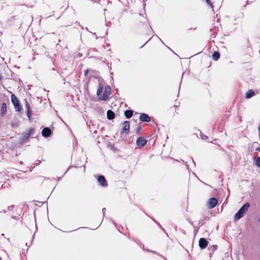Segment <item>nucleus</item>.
I'll list each match as a JSON object with an SVG mask.
<instances>
[{
  "instance_id": "obj_1",
  "label": "nucleus",
  "mask_w": 260,
  "mask_h": 260,
  "mask_svg": "<svg viewBox=\"0 0 260 260\" xmlns=\"http://www.w3.org/2000/svg\"><path fill=\"white\" fill-rule=\"evenodd\" d=\"M104 86L102 83L99 82L98 87L96 91V95L98 96L99 101H106L109 98L111 94V88L110 85H107L105 86L103 94L101 96L103 90Z\"/></svg>"
},
{
  "instance_id": "obj_2",
  "label": "nucleus",
  "mask_w": 260,
  "mask_h": 260,
  "mask_svg": "<svg viewBox=\"0 0 260 260\" xmlns=\"http://www.w3.org/2000/svg\"><path fill=\"white\" fill-rule=\"evenodd\" d=\"M250 206V205L249 202L245 203L235 214L234 220L237 221L243 217L248 211Z\"/></svg>"
},
{
  "instance_id": "obj_3",
  "label": "nucleus",
  "mask_w": 260,
  "mask_h": 260,
  "mask_svg": "<svg viewBox=\"0 0 260 260\" xmlns=\"http://www.w3.org/2000/svg\"><path fill=\"white\" fill-rule=\"evenodd\" d=\"M11 101L16 111L21 112L22 110V107L18 99L14 94H12L11 95Z\"/></svg>"
},
{
  "instance_id": "obj_4",
  "label": "nucleus",
  "mask_w": 260,
  "mask_h": 260,
  "mask_svg": "<svg viewBox=\"0 0 260 260\" xmlns=\"http://www.w3.org/2000/svg\"><path fill=\"white\" fill-rule=\"evenodd\" d=\"M97 179L98 184L102 187H106L108 186V182L105 176L103 175H95Z\"/></svg>"
},
{
  "instance_id": "obj_5",
  "label": "nucleus",
  "mask_w": 260,
  "mask_h": 260,
  "mask_svg": "<svg viewBox=\"0 0 260 260\" xmlns=\"http://www.w3.org/2000/svg\"><path fill=\"white\" fill-rule=\"evenodd\" d=\"M52 126L50 127H45L42 131V135L45 138H48L52 136L53 134Z\"/></svg>"
},
{
  "instance_id": "obj_6",
  "label": "nucleus",
  "mask_w": 260,
  "mask_h": 260,
  "mask_svg": "<svg viewBox=\"0 0 260 260\" xmlns=\"http://www.w3.org/2000/svg\"><path fill=\"white\" fill-rule=\"evenodd\" d=\"M122 128L120 131V135H122L124 134L127 135L129 133L130 131V122L129 121L125 120L122 123Z\"/></svg>"
},
{
  "instance_id": "obj_7",
  "label": "nucleus",
  "mask_w": 260,
  "mask_h": 260,
  "mask_svg": "<svg viewBox=\"0 0 260 260\" xmlns=\"http://www.w3.org/2000/svg\"><path fill=\"white\" fill-rule=\"evenodd\" d=\"M148 140L143 136L138 137L136 140V145L139 148H141L145 146Z\"/></svg>"
},
{
  "instance_id": "obj_8",
  "label": "nucleus",
  "mask_w": 260,
  "mask_h": 260,
  "mask_svg": "<svg viewBox=\"0 0 260 260\" xmlns=\"http://www.w3.org/2000/svg\"><path fill=\"white\" fill-rule=\"evenodd\" d=\"M218 200L215 197H212L210 198L207 203V206L208 209H211L215 207L218 204Z\"/></svg>"
},
{
  "instance_id": "obj_9",
  "label": "nucleus",
  "mask_w": 260,
  "mask_h": 260,
  "mask_svg": "<svg viewBox=\"0 0 260 260\" xmlns=\"http://www.w3.org/2000/svg\"><path fill=\"white\" fill-rule=\"evenodd\" d=\"M25 107L26 108V115L29 120H31L32 111L30 106L27 100H25Z\"/></svg>"
},
{
  "instance_id": "obj_10",
  "label": "nucleus",
  "mask_w": 260,
  "mask_h": 260,
  "mask_svg": "<svg viewBox=\"0 0 260 260\" xmlns=\"http://www.w3.org/2000/svg\"><path fill=\"white\" fill-rule=\"evenodd\" d=\"M209 242L205 238H201L199 241V246L201 250L205 249L208 245Z\"/></svg>"
},
{
  "instance_id": "obj_11",
  "label": "nucleus",
  "mask_w": 260,
  "mask_h": 260,
  "mask_svg": "<svg viewBox=\"0 0 260 260\" xmlns=\"http://www.w3.org/2000/svg\"><path fill=\"white\" fill-rule=\"evenodd\" d=\"M139 120L142 122H149L151 121V118L148 114L145 113H142L140 114Z\"/></svg>"
},
{
  "instance_id": "obj_12",
  "label": "nucleus",
  "mask_w": 260,
  "mask_h": 260,
  "mask_svg": "<svg viewBox=\"0 0 260 260\" xmlns=\"http://www.w3.org/2000/svg\"><path fill=\"white\" fill-rule=\"evenodd\" d=\"M258 91L257 90H254L253 89H249L245 94V99H250L253 96H255Z\"/></svg>"
},
{
  "instance_id": "obj_13",
  "label": "nucleus",
  "mask_w": 260,
  "mask_h": 260,
  "mask_svg": "<svg viewBox=\"0 0 260 260\" xmlns=\"http://www.w3.org/2000/svg\"><path fill=\"white\" fill-rule=\"evenodd\" d=\"M30 138V134L24 132L22 134V137L19 138V144H23L25 143Z\"/></svg>"
},
{
  "instance_id": "obj_14",
  "label": "nucleus",
  "mask_w": 260,
  "mask_h": 260,
  "mask_svg": "<svg viewBox=\"0 0 260 260\" xmlns=\"http://www.w3.org/2000/svg\"><path fill=\"white\" fill-rule=\"evenodd\" d=\"M115 117V114L112 110H108L107 111V118L109 120H112Z\"/></svg>"
},
{
  "instance_id": "obj_15",
  "label": "nucleus",
  "mask_w": 260,
  "mask_h": 260,
  "mask_svg": "<svg viewBox=\"0 0 260 260\" xmlns=\"http://www.w3.org/2000/svg\"><path fill=\"white\" fill-rule=\"evenodd\" d=\"M133 113L134 110L132 109H127L124 112V116L127 119L131 118L133 116Z\"/></svg>"
},
{
  "instance_id": "obj_16",
  "label": "nucleus",
  "mask_w": 260,
  "mask_h": 260,
  "mask_svg": "<svg viewBox=\"0 0 260 260\" xmlns=\"http://www.w3.org/2000/svg\"><path fill=\"white\" fill-rule=\"evenodd\" d=\"M7 112V104L5 102H4L2 104L1 109V116H4L6 115Z\"/></svg>"
},
{
  "instance_id": "obj_17",
  "label": "nucleus",
  "mask_w": 260,
  "mask_h": 260,
  "mask_svg": "<svg viewBox=\"0 0 260 260\" xmlns=\"http://www.w3.org/2000/svg\"><path fill=\"white\" fill-rule=\"evenodd\" d=\"M218 30V27L213 26L210 28V31L212 32L211 34V38H214L216 37L217 31Z\"/></svg>"
},
{
  "instance_id": "obj_18",
  "label": "nucleus",
  "mask_w": 260,
  "mask_h": 260,
  "mask_svg": "<svg viewBox=\"0 0 260 260\" xmlns=\"http://www.w3.org/2000/svg\"><path fill=\"white\" fill-rule=\"evenodd\" d=\"M220 57V54L219 51H215L213 52L212 55V59L214 61H217Z\"/></svg>"
},
{
  "instance_id": "obj_19",
  "label": "nucleus",
  "mask_w": 260,
  "mask_h": 260,
  "mask_svg": "<svg viewBox=\"0 0 260 260\" xmlns=\"http://www.w3.org/2000/svg\"><path fill=\"white\" fill-rule=\"evenodd\" d=\"M217 247L218 246L217 245H213L208 247V249L210 251V257H211L212 253H213L216 250H217Z\"/></svg>"
},
{
  "instance_id": "obj_20",
  "label": "nucleus",
  "mask_w": 260,
  "mask_h": 260,
  "mask_svg": "<svg viewBox=\"0 0 260 260\" xmlns=\"http://www.w3.org/2000/svg\"><path fill=\"white\" fill-rule=\"evenodd\" d=\"M108 147L110 148L114 152H117L119 151V149L115 147L114 145L110 143L108 144Z\"/></svg>"
},
{
  "instance_id": "obj_21",
  "label": "nucleus",
  "mask_w": 260,
  "mask_h": 260,
  "mask_svg": "<svg viewBox=\"0 0 260 260\" xmlns=\"http://www.w3.org/2000/svg\"><path fill=\"white\" fill-rule=\"evenodd\" d=\"M145 250L146 251L148 252H151V253H153L154 254H156V255L160 256L161 257L166 259V258L163 255H162L161 254H159V253H158L156 251L152 250L149 249H146Z\"/></svg>"
},
{
  "instance_id": "obj_22",
  "label": "nucleus",
  "mask_w": 260,
  "mask_h": 260,
  "mask_svg": "<svg viewBox=\"0 0 260 260\" xmlns=\"http://www.w3.org/2000/svg\"><path fill=\"white\" fill-rule=\"evenodd\" d=\"M200 131V136L201 139H202L203 140H207L208 139L209 137L204 134L200 130H199Z\"/></svg>"
},
{
  "instance_id": "obj_23",
  "label": "nucleus",
  "mask_w": 260,
  "mask_h": 260,
  "mask_svg": "<svg viewBox=\"0 0 260 260\" xmlns=\"http://www.w3.org/2000/svg\"><path fill=\"white\" fill-rule=\"evenodd\" d=\"M34 217H35V224H36V231H35V232L34 233V235L32 236V239H31V241L30 244H31V243H32V242L34 241V238H35V233H36V232H37V231L38 230V227H37V225L36 220V216H35V212H34Z\"/></svg>"
},
{
  "instance_id": "obj_24",
  "label": "nucleus",
  "mask_w": 260,
  "mask_h": 260,
  "mask_svg": "<svg viewBox=\"0 0 260 260\" xmlns=\"http://www.w3.org/2000/svg\"><path fill=\"white\" fill-rule=\"evenodd\" d=\"M254 163L257 167L260 168V156L255 159Z\"/></svg>"
},
{
  "instance_id": "obj_25",
  "label": "nucleus",
  "mask_w": 260,
  "mask_h": 260,
  "mask_svg": "<svg viewBox=\"0 0 260 260\" xmlns=\"http://www.w3.org/2000/svg\"><path fill=\"white\" fill-rule=\"evenodd\" d=\"M209 6L212 9V11H213V4L210 0H205Z\"/></svg>"
},
{
  "instance_id": "obj_26",
  "label": "nucleus",
  "mask_w": 260,
  "mask_h": 260,
  "mask_svg": "<svg viewBox=\"0 0 260 260\" xmlns=\"http://www.w3.org/2000/svg\"><path fill=\"white\" fill-rule=\"evenodd\" d=\"M142 128V125L139 124V125L137 126L136 129V133L137 134H139L140 133V132L141 131Z\"/></svg>"
},
{
  "instance_id": "obj_27",
  "label": "nucleus",
  "mask_w": 260,
  "mask_h": 260,
  "mask_svg": "<svg viewBox=\"0 0 260 260\" xmlns=\"http://www.w3.org/2000/svg\"><path fill=\"white\" fill-rule=\"evenodd\" d=\"M204 224V222L202 219H201L199 221L198 226H197V231H198L199 228Z\"/></svg>"
},
{
  "instance_id": "obj_28",
  "label": "nucleus",
  "mask_w": 260,
  "mask_h": 260,
  "mask_svg": "<svg viewBox=\"0 0 260 260\" xmlns=\"http://www.w3.org/2000/svg\"><path fill=\"white\" fill-rule=\"evenodd\" d=\"M72 166H70L67 168V169L66 171L64 173V174L62 175V176H61V177H57V179L58 181L61 180V177H63V176H64V175H65V174H66L68 171H69V170L70 169V168H72Z\"/></svg>"
},
{
  "instance_id": "obj_29",
  "label": "nucleus",
  "mask_w": 260,
  "mask_h": 260,
  "mask_svg": "<svg viewBox=\"0 0 260 260\" xmlns=\"http://www.w3.org/2000/svg\"><path fill=\"white\" fill-rule=\"evenodd\" d=\"M35 128H30L28 130V131L26 132V133L30 134V136L32 134H33L35 133Z\"/></svg>"
},
{
  "instance_id": "obj_30",
  "label": "nucleus",
  "mask_w": 260,
  "mask_h": 260,
  "mask_svg": "<svg viewBox=\"0 0 260 260\" xmlns=\"http://www.w3.org/2000/svg\"><path fill=\"white\" fill-rule=\"evenodd\" d=\"M11 127L13 128H16L18 126V124L17 122H12L11 123Z\"/></svg>"
},
{
  "instance_id": "obj_31",
  "label": "nucleus",
  "mask_w": 260,
  "mask_h": 260,
  "mask_svg": "<svg viewBox=\"0 0 260 260\" xmlns=\"http://www.w3.org/2000/svg\"><path fill=\"white\" fill-rule=\"evenodd\" d=\"M182 161L185 164L186 169L188 170V172H189L190 169L189 168V165H188L187 162L186 161L185 162L184 160H183L182 159Z\"/></svg>"
},
{
  "instance_id": "obj_32",
  "label": "nucleus",
  "mask_w": 260,
  "mask_h": 260,
  "mask_svg": "<svg viewBox=\"0 0 260 260\" xmlns=\"http://www.w3.org/2000/svg\"><path fill=\"white\" fill-rule=\"evenodd\" d=\"M41 160H37L35 163L34 164V165L36 166H38L40 165V164L41 163Z\"/></svg>"
},
{
  "instance_id": "obj_33",
  "label": "nucleus",
  "mask_w": 260,
  "mask_h": 260,
  "mask_svg": "<svg viewBox=\"0 0 260 260\" xmlns=\"http://www.w3.org/2000/svg\"><path fill=\"white\" fill-rule=\"evenodd\" d=\"M89 73V70L88 69H86V70L84 71V75L85 76H87L88 75V74Z\"/></svg>"
},
{
  "instance_id": "obj_34",
  "label": "nucleus",
  "mask_w": 260,
  "mask_h": 260,
  "mask_svg": "<svg viewBox=\"0 0 260 260\" xmlns=\"http://www.w3.org/2000/svg\"><path fill=\"white\" fill-rule=\"evenodd\" d=\"M14 208V205H11L8 207V210H12Z\"/></svg>"
},
{
  "instance_id": "obj_35",
  "label": "nucleus",
  "mask_w": 260,
  "mask_h": 260,
  "mask_svg": "<svg viewBox=\"0 0 260 260\" xmlns=\"http://www.w3.org/2000/svg\"><path fill=\"white\" fill-rule=\"evenodd\" d=\"M152 220L157 224V225H159V222H158L157 221H156L154 218H151Z\"/></svg>"
},
{
  "instance_id": "obj_36",
  "label": "nucleus",
  "mask_w": 260,
  "mask_h": 260,
  "mask_svg": "<svg viewBox=\"0 0 260 260\" xmlns=\"http://www.w3.org/2000/svg\"><path fill=\"white\" fill-rule=\"evenodd\" d=\"M209 219H210V217H209V216H205V217H204V219H203V221H204V220H209Z\"/></svg>"
},
{
  "instance_id": "obj_37",
  "label": "nucleus",
  "mask_w": 260,
  "mask_h": 260,
  "mask_svg": "<svg viewBox=\"0 0 260 260\" xmlns=\"http://www.w3.org/2000/svg\"><path fill=\"white\" fill-rule=\"evenodd\" d=\"M188 222L190 223V224L192 226H193V228H194V229H196V228H197V226H194V225H193V222L190 221H189V220H188Z\"/></svg>"
},
{
  "instance_id": "obj_38",
  "label": "nucleus",
  "mask_w": 260,
  "mask_h": 260,
  "mask_svg": "<svg viewBox=\"0 0 260 260\" xmlns=\"http://www.w3.org/2000/svg\"><path fill=\"white\" fill-rule=\"evenodd\" d=\"M106 208H103V209H102V212L103 213V215L104 216H105V212H106Z\"/></svg>"
},
{
  "instance_id": "obj_39",
  "label": "nucleus",
  "mask_w": 260,
  "mask_h": 260,
  "mask_svg": "<svg viewBox=\"0 0 260 260\" xmlns=\"http://www.w3.org/2000/svg\"><path fill=\"white\" fill-rule=\"evenodd\" d=\"M161 230L162 231H164V232L166 233V234L167 235V236L168 237L169 236H168V234L166 232V231H165V229H164L163 227H162V228H161Z\"/></svg>"
},
{
  "instance_id": "obj_40",
  "label": "nucleus",
  "mask_w": 260,
  "mask_h": 260,
  "mask_svg": "<svg viewBox=\"0 0 260 260\" xmlns=\"http://www.w3.org/2000/svg\"><path fill=\"white\" fill-rule=\"evenodd\" d=\"M11 218L12 219H17V217L16 216H15V215H13L11 217Z\"/></svg>"
},
{
  "instance_id": "obj_41",
  "label": "nucleus",
  "mask_w": 260,
  "mask_h": 260,
  "mask_svg": "<svg viewBox=\"0 0 260 260\" xmlns=\"http://www.w3.org/2000/svg\"><path fill=\"white\" fill-rule=\"evenodd\" d=\"M150 40V39L148 41H147V42H146L144 44H143L142 46H141V47H140V48H143V47H144V46H145V45H146V44L148 42V41H149Z\"/></svg>"
},
{
  "instance_id": "obj_42",
  "label": "nucleus",
  "mask_w": 260,
  "mask_h": 260,
  "mask_svg": "<svg viewBox=\"0 0 260 260\" xmlns=\"http://www.w3.org/2000/svg\"><path fill=\"white\" fill-rule=\"evenodd\" d=\"M252 2H253V1H251V2H250V3H251ZM249 4H250V3H249V1H247L246 2V5H248Z\"/></svg>"
},
{
  "instance_id": "obj_43",
  "label": "nucleus",
  "mask_w": 260,
  "mask_h": 260,
  "mask_svg": "<svg viewBox=\"0 0 260 260\" xmlns=\"http://www.w3.org/2000/svg\"><path fill=\"white\" fill-rule=\"evenodd\" d=\"M82 54L81 53H78V56L79 57H81L82 56Z\"/></svg>"
},
{
  "instance_id": "obj_44",
  "label": "nucleus",
  "mask_w": 260,
  "mask_h": 260,
  "mask_svg": "<svg viewBox=\"0 0 260 260\" xmlns=\"http://www.w3.org/2000/svg\"><path fill=\"white\" fill-rule=\"evenodd\" d=\"M256 150L258 151V152H260V146H259L258 147L256 148Z\"/></svg>"
},
{
  "instance_id": "obj_45",
  "label": "nucleus",
  "mask_w": 260,
  "mask_h": 260,
  "mask_svg": "<svg viewBox=\"0 0 260 260\" xmlns=\"http://www.w3.org/2000/svg\"><path fill=\"white\" fill-rule=\"evenodd\" d=\"M191 159L192 160L193 164H194V166H196V162H195L194 159H193V158H191Z\"/></svg>"
},
{
  "instance_id": "obj_46",
  "label": "nucleus",
  "mask_w": 260,
  "mask_h": 260,
  "mask_svg": "<svg viewBox=\"0 0 260 260\" xmlns=\"http://www.w3.org/2000/svg\"><path fill=\"white\" fill-rule=\"evenodd\" d=\"M117 228L118 230L119 231V232H120V233H121V231H120V230H121V229H120V227H119V226L118 228L117 227Z\"/></svg>"
},
{
  "instance_id": "obj_47",
  "label": "nucleus",
  "mask_w": 260,
  "mask_h": 260,
  "mask_svg": "<svg viewBox=\"0 0 260 260\" xmlns=\"http://www.w3.org/2000/svg\"><path fill=\"white\" fill-rule=\"evenodd\" d=\"M112 222H113V224L115 225V226L116 228H117V224H116L115 222H114L113 221H112Z\"/></svg>"
},
{
  "instance_id": "obj_48",
  "label": "nucleus",
  "mask_w": 260,
  "mask_h": 260,
  "mask_svg": "<svg viewBox=\"0 0 260 260\" xmlns=\"http://www.w3.org/2000/svg\"><path fill=\"white\" fill-rule=\"evenodd\" d=\"M2 212L4 213H6L7 212V211H6V210L5 209L2 211Z\"/></svg>"
},
{
  "instance_id": "obj_49",
  "label": "nucleus",
  "mask_w": 260,
  "mask_h": 260,
  "mask_svg": "<svg viewBox=\"0 0 260 260\" xmlns=\"http://www.w3.org/2000/svg\"><path fill=\"white\" fill-rule=\"evenodd\" d=\"M85 29H86L87 31H88V32H89L91 33V31H90L89 30V29H88V27H86V28H85Z\"/></svg>"
},
{
  "instance_id": "obj_50",
  "label": "nucleus",
  "mask_w": 260,
  "mask_h": 260,
  "mask_svg": "<svg viewBox=\"0 0 260 260\" xmlns=\"http://www.w3.org/2000/svg\"><path fill=\"white\" fill-rule=\"evenodd\" d=\"M75 23L78 24V25H80L79 22H78L77 21L75 22Z\"/></svg>"
},
{
  "instance_id": "obj_51",
  "label": "nucleus",
  "mask_w": 260,
  "mask_h": 260,
  "mask_svg": "<svg viewBox=\"0 0 260 260\" xmlns=\"http://www.w3.org/2000/svg\"><path fill=\"white\" fill-rule=\"evenodd\" d=\"M80 228H82V227H81V228H78V229H76V230H72V231H71V232H73V231H76V230H78V229H80Z\"/></svg>"
},
{
  "instance_id": "obj_52",
  "label": "nucleus",
  "mask_w": 260,
  "mask_h": 260,
  "mask_svg": "<svg viewBox=\"0 0 260 260\" xmlns=\"http://www.w3.org/2000/svg\"><path fill=\"white\" fill-rule=\"evenodd\" d=\"M158 226L160 228V229H161V228H162L160 224H159Z\"/></svg>"
},
{
  "instance_id": "obj_53",
  "label": "nucleus",
  "mask_w": 260,
  "mask_h": 260,
  "mask_svg": "<svg viewBox=\"0 0 260 260\" xmlns=\"http://www.w3.org/2000/svg\"><path fill=\"white\" fill-rule=\"evenodd\" d=\"M158 226L160 228V229H161V228H162L160 224H159Z\"/></svg>"
},
{
  "instance_id": "obj_54",
  "label": "nucleus",
  "mask_w": 260,
  "mask_h": 260,
  "mask_svg": "<svg viewBox=\"0 0 260 260\" xmlns=\"http://www.w3.org/2000/svg\"><path fill=\"white\" fill-rule=\"evenodd\" d=\"M158 226L160 228V229H161V228H162L160 224H159Z\"/></svg>"
},
{
  "instance_id": "obj_55",
  "label": "nucleus",
  "mask_w": 260,
  "mask_h": 260,
  "mask_svg": "<svg viewBox=\"0 0 260 260\" xmlns=\"http://www.w3.org/2000/svg\"><path fill=\"white\" fill-rule=\"evenodd\" d=\"M99 226H100V225L98 226V227H97V228H96L95 229H92V230H96V229H97L98 228H99Z\"/></svg>"
},
{
  "instance_id": "obj_56",
  "label": "nucleus",
  "mask_w": 260,
  "mask_h": 260,
  "mask_svg": "<svg viewBox=\"0 0 260 260\" xmlns=\"http://www.w3.org/2000/svg\"><path fill=\"white\" fill-rule=\"evenodd\" d=\"M80 26L81 28L82 29H84V27H83V26H81V25H80Z\"/></svg>"
},
{
  "instance_id": "obj_57",
  "label": "nucleus",
  "mask_w": 260,
  "mask_h": 260,
  "mask_svg": "<svg viewBox=\"0 0 260 260\" xmlns=\"http://www.w3.org/2000/svg\"><path fill=\"white\" fill-rule=\"evenodd\" d=\"M46 202H40L41 203V205H43V204L46 203Z\"/></svg>"
},
{
  "instance_id": "obj_58",
  "label": "nucleus",
  "mask_w": 260,
  "mask_h": 260,
  "mask_svg": "<svg viewBox=\"0 0 260 260\" xmlns=\"http://www.w3.org/2000/svg\"><path fill=\"white\" fill-rule=\"evenodd\" d=\"M93 35H96V33L95 32H91Z\"/></svg>"
},
{
  "instance_id": "obj_59",
  "label": "nucleus",
  "mask_w": 260,
  "mask_h": 260,
  "mask_svg": "<svg viewBox=\"0 0 260 260\" xmlns=\"http://www.w3.org/2000/svg\"><path fill=\"white\" fill-rule=\"evenodd\" d=\"M91 78V77L90 76V78L88 80V82L90 80Z\"/></svg>"
},
{
  "instance_id": "obj_60",
  "label": "nucleus",
  "mask_w": 260,
  "mask_h": 260,
  "mask_svg": "<svg viewBox=\"0 0 260 260\" xmlns=\"http://www.w3.org/2000/svg\"><path fill=\"white\" fill-rule=\"evenodd\" d=\"M83 166L84 167V171H85V165H83Z\"/></svg>"
},
{
  "instance_id": "obj_61",
  "label": "nucleus",
  "mask_w": 260,
  "mask_h": 260,
  "mask_svg": "<svg viewBox=\"0 0 260 260\" xmlns=\"http://www.w3.org/2000/svg\"><path fill=\"white\" fill-rule=\"evenodd\" d=\"M198 232V231H197V230L196 231V230L195 229V230H194V233H195L196 232Z\"/></svg>"
},
{
  "instance_id": "obj_62",
  "label": "nucleus",
  "mask_w": 260,
  "mask_h": 260,
  "mask_svg": "<svg viewBox=\"0 0 260 260\" xmlns=\"http://www.w3.org/2000/svg\"><path fill=\"white\" fill-rule=\"evenodd\" d=\"M174 106L176 108V109L177 108V106L174 105Z\"/></svg>"
},
{
  "instance_id": "obj_63",
  "label": "nucleus",
  "mask_w": 260,
  "mask_h": 260,
  "mask_svg": "<svg viewBox=\"0 0 260 260\" xmlns=\"http://www.w3.org/2000/svg\"><path fill=\"white\" fill-rule=\"evenodd\" d=\"M52 70H53V71H55V68H53L52 69Z\"/></svg>"
},
{
  "instance_id": "obj_64",
  "label": "nucleus",
  "mask_w": 260,
  "mask_h": 260,
  "mask_svg": "<svg viewBox=\"0 0 260 260\" xmlns=\"http://www.w3.org/2000/svg\"><path fill=\"white\" fill-rule=\"evenodd\" d=\"M99 38L98 36H96V39L97 40Z\"/></svg>"
}]
</instances>
